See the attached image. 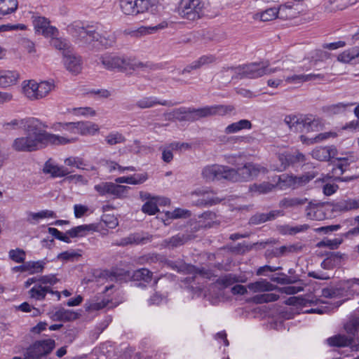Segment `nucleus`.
Returning <instances> with one entry per match:
<instances>
[{"label":"nucleus","instance_id":"f257e3e1","mask_svg":"<svg viewBox=\"0 0 359 359\" xmlns=\"http://www.w3.org/2000/svg\"><path fill=\"white\" fill-rule=\"evenodd\" d=\"M47 126L36 118H15L3 123L5 130L24 128L25 136L15 138L12 148L19 152H32L51 145H65L74 143L76 138H67L46 130Z\"/></svg>","mask_w":359,"mask_h":359},{"label":"nucleus","instance_id":"f03ea898","mask_svg":"<svg viewBox=\"0 0 359 359\" xmlns=\"http://www.w3.org/2000/svg\"><path fill=\"white\" fill-rule=\"evenodd\" d=\"M97 26L83 22H74L68 26V31L76 41L85 46L94 47L95 43L104 48L112 47L116 43L113 33L101 35L97 32Z\"/></svg>","mask_w":359,"mask_h":359},{"label":"nucleus","instance_id":"7ed1b4c3","mask_svg":"<svg viewBox=\"0 0 359 359\" xmlns=\"http://www.w3.org/2000/svg\"><path fill=\"white\" fill-rule=\"evenodd\" d=\"M292 271L295 272V271H288L289 273L291 274L290 276L283 273H277L271 277L272 282L280 285H287L286 286L278 287L271 282L263 280L248 284V289L255 291H272L276 290L280 293H285L287 294H297L299 292L303 291L304 287L306 284L298 276L292 275Z\"/></svg>","mask_w":359,"mask_h":359},{"label":"nucleus","instance_id":"20e7f679","mask_svg":"<svg viewBox=\"0 0 359 359\" xmlns=\"http://www.w3.org/2000/svg\"><path fill=\"white\" fill-rule=\"evenodd\" d=\"M151 271H94L90 278H84L83 283L100 282L101 278H109L116 282L143 281L149 283L152 280Z\"/></svg>","mask_w":359,"mask_h":359},{"label":"nucleus","instance_id":"39448f33","mask_svg":"<svg viewBox=\"0 0 359 359\" xmlns=\"http://www.w3.org/2000/svg\"><path fill=\"white\" fill-rule=\"evenodd\" d=\"M242 167L237 169L220 165H207L202 170V177L206 182L225 180L231 182H237L241 178L240 171L247 168V162L244 161Z\"/></svg>","mask_w":359,"mask_h":359},{"label":"nucleus","instance_id":"423d86ee","mask_svg":"<svg viewBox=\"0 0 359 359\" xmlns=\"http://www.w3.org/2000/svg\"><path fill=\"white\" fill-rule=\"evenodd\" d=\"M233 109V106L223 104L206 106L198 109L187 107L186 115L180 118L182 121L194 122L208 116L216 115L224 116L231 113Z\"/></svg>","mask_w":359,"mask_h":359},{"label":"nucleus","instance_id":"0eeeda50","mask_svg":"<svg viewBox=\"0 0 359 359\" xmlns=\"http://www.w3.org/2000/svg\"><path fill=\"white\" fill-rule=\"evenodd\" d=\"M205 3L202 0H180L178 13L184 19L194 21L204 15Z\"/></svg>","mask_w":359,"mask_h":359},{"label":"nucleus","instance_id":"6e6552de","mask_svg":"<svg viewBox=\"0 0 359 359\" xmlns=\"http://www.w3.org/2000/svg\"><path fill=\"white\" fill-rule=\"evenodd\" d=\"M119 6L125 15H132L146 11L154 13L158 7L154 1L150 0H120Z\"/></svg>","mask_w":359,"mask_h":359},{"label":"nucleus","instance_id":"1a4fd4ad","mask_svg":"<svg viewBox=\"0 0 359 359\" xmlns=\"http://www.w3.org/2000/svg\"><path fill=\"white\" fill-rule=\"evenodd\" d=\"M137 264H151L153 263L164 262L162 267H170L172 269H200L194 266L187 265L183 260L178 259L175 261L168 260L165 258L156 255V254H147L140 257L137 260ZM201 269H204L201 268Z\"/></svg>","mask_w":359,"mask_h":359},{"label":"nucleus","instance_id":"9d476101","mask_svg":"<svg viewBox=\"0 0 359 359\" xmlns=\"http://www.w3.org/2000/svg\"><path fill=\"white\" fill-rule=\"evenodd\" d=\"M54 86V83L50 81H41L38 83L34 81H29L23 86V92L29 99L39 100L46 97Z\"/></svg>","mask_w":359,"mask_h":359},{"label":"nucleus","instance_id":"9b49d317","mask_svg":"<svg viewBox=\"0 0 359 359\" xmlns=\"http://www.w3.org/2000/svg\"><path fill=\"white\" fill-rule=\"evenodd\" d=\"M55 341L52 339L36 340L26 350L32 359H41L49 355L55 348Z\"/></svg>","mask_w":359,"mask_h":359},{"label":"nucleus","instance_id":"f8f14e48","mask_svg":"<svg viewBox=\"0 0 359 359\" xmlns=\"http://www.w3.org/2000/svg\"><path fill=\"white\" fill-rule=\"evenodd\" d=\"M100 61L104 67L108 70L125 72L127 71V66L129 65L128 57L110 53L102 55Z\"/></svg>","mask_w":359,"mask_h":359},{"label":"nucleus","instance_id":"ddd939ff","mask_svg":"<svg viewBox=\"0 0 359 359\" xmlns=\"http://www.w3.org/2000/svg\"><path fill=\"white\" fill-rule=\"evenodd\" d=\"M332 161L333 168L332 169V175L339 177L343 175L349 167L351 163L356 162L358 158L354 155L353 152H348L346 157H336Z\"/></svg>","mask_w":359,"mask_h":359},{"label":"nucleus","instance_id":"4468645a","mask_svg":"<svg viewBox=\"0 0 359 359\" xmlns=\"http://www.w3.org/2000/svg\"><path fill=\"white\" fill-rule=\"evenodd\" d=\"M280 67H269L268 61L252 62L248 64V79H256L266 74H270L280 70Z\"/></svg>","mask_w":359,"mask_h":359},{"label":"nucleus","instance_id":"2eb2a0df","mask_svg":"<svg viewBox=\"0 0 359 359\" xmlns=\"http://www.w3.org/2000/svg\"><path fill=\"white\" fill-rule=\"evenodd\" d=\"M33 25L36 32H41L44 36H56L58 34V29L50 25V20L42 16H33Z\"/></svg>","mask_w":359,"mask_h":359},{"label":"nucleus","instance_id":"dca6fc26","mask_svg":"<svg viewBox=\"0 0 359 359\" xmlns=\"http://www.w3.org/2000/svg\"><path fill=\"white\" fill-rule=\"evenodd\" d=\"M278 158L280 163V170H284L290 165L294 166L306 161L305 156L299 151L280 154Z\"/></svg>","mask_w":359,"mask_h":359},{"label":"nucleus","instance_id":"f3484780","mask_svg":"<svg viewBox=\"0 0 359 359\" xmlns=\"http://www.w3.org/2000/svg\"><path fill=\"white\" fill-rule=\"evenodd\" d=\"M196 236L192 233H179L170 238L164 239L161 245L165 248L173 250L184 245L189 241L194 240Z\"/></svg>","mask_w":359,"mask_h":359},{"label":"nucleus","instance_id":"a211bd4d","mask_svg":"<svg viewBox=\"0 0 359 359\" xmlns=\"http://www.w3.org/2000/svg\"><path fill=\"white\" fill-rule=\"evenodd\" d=\"M302 249V246L299 243H294L280 247H273L266 250L265 256L267 258L280 257L287 256L290 254L297 253L300 252Z\"/></svg>","mask_w":359,"mask_h":359},{"label":"nucleus","instance_id":"6ab92c4d","mask_svg":"<svg viewBox=\"0 0 359 359\" xmlns=\"http://www.w3.org/2000/svg\"><path fill=\"white\" fill-rule=\"evenodd\" d=\"M63 57L65 66L69 72L75 74L81 72L83 62L80 55H76L72 50L70 52H65Z\"/></svg>","mask_w":359,"mask_h":359},{"label":"nucleus","instance_id":"aec40b11","mask_svg":"<svg viewBox=\"0 0 359 359\" xmlns=\"http://www.w3.org/2000/svg\"><path fill=\"white\" fill-rule=\"evenodd\" d=\"M192 194L199 196L200 198L194 201V204L198 207H209L219 204L222 199L214 196L212 192L208 191L198 190L195 191Z\"/></svg>","mask_w":359,"mask_h":359},{"label":"nucleus","instance_id":"412c9836","mask_svg":"<svg viewBox=\"0 0 359 359\" xmlns=\"http://www.w3.org/2000/svg\"><path fill=\"white\" fill-rule=\"evenodd\" d=\"M152 236L146 233V236H144L143 233H130L128 236L123 238L121 239L119 243H117L116 245L119 246H126L128 245H143L148 242L151 241Z\"/></svg>","mask_w":359,"mask_h":359},{"label":"nucleus","instance_id":"4be33fe9","mask_svg":"<svg viewBox=\"0 0 359 359\" xmlns=\"http://www.w3.org/2000/svg\"><path fill=\"white\" fill-rule=\"evenodd\" d=\"M43 172L45 174H50L53 178L66 177L72 172L68 168L54 164L51 159L48 160L43 168Z\"/></svg>","mask_w":359,"mask_h":359},{"label":"nucleus","instance_id":"5701e85b","mask_svg":"<svg viewBox=\"0 0 359 359\" xmlns=\"http://www.w3.org/2000/svg\"><path fill=\"white\" fill-rule=\"evenodd\" d=\"M337 150L335 147H320L312 151L311 155L313 158L320 161H327L335 158Z\"/></svg>","mask_w":359,"mask_h":359},{"label":"nucleus","instance_id":"b1692460","mask_svg":"<svg viewBox=\"0 0 359 359\" xmlns=\"http://www.w3.org/2000/svg\"><path fill=\"white\" fill-rule=\"evenodd\" d=\"M163 105V106H173L174 104L171 101L168 100H160L156 97H144L142 99L137 101L135 106L139 109H149L154 107L156 105Z\"/></svg>","mask_w":359,"mask_h":359},{"label":"nucleus","instance_id":"393cba45","mask_svg":"<svg viewBox=\"0 0 359 359\" xmlns=\"http://www.w3.org/2000/svg\"><path fill=\"white\" fill-rule=\"evenodd\" d=\"M302 123L303 132L318 131L322 129L324 125L322 118H316L312 114L304 117Z\"/></svg>","mask_w":359,"mask_h":359},{"label":"nucleus","instance_id":"a878e982","mask_svg":"<svg viewBox=\"0 0 359 359\" xmlns=\"http://www.w3.org/2000/svg\"><path fill=\"white\" fill-rule=\"evenodd\" d=\"M337 60L343 63H359V46L344 50L337 56Z\"/></svg>","mask_w":359,"mask_h":359},{"label":"nucleus","instance_id":"bb28decb","mask_svg":"<svg viewBox=\"0 0 359 359\" xmlns=\"http://www.w3.org/2000/svg\"><path fill=\"white\" fill-rule=\"evenodd\" d=\"M19 76L16 71L0 70V87L6 88L15 84Z\"/></svg>","mask_w":359,"mask_h":359},{"label":"nucleus","instance_id":"cd10ccee","mask_svg":"<svg viewBox=\"0 0 359 359\" xmlns=\"http://www.w3.org/2000/svg\"><path fill=\"white\" fill-rule=\"evenodd\" d=\"M353 337H348L346 335L336 334L327 339V343L332 347H347L352 344Z\"/></svg>","mask_w":359,"mask_h":359},{"label":"nucleus","instance_id":"c85d7f7f","mask_svg":"<svg viewBox=\"0 0 359 359\" xmlns=\"http://www.w3.org/2000/svg\"><path fill=\"white\" fill-rule=\"evenodd\" d=\"M280 215H283L280 210H272L268 213H257L250 217L249 223L254 224H261L266 221L273 220Z\"/></svg>","mask_w":359,"mask_h":359},{"label":"nucleus","instance_id":"c756f323","mask_svg":"<svg viewBox=\"0 0 359 359\" xmlns=\"http://www.w3.org/2000/svg\"><path fill=\"white\" fill-rule=\"evenodd\" d=\"M299 11L294 8V4L291 2H287L282 4L278 8V18L283 20H288L295 18L299 13Z\"/></svg>","mask_w":359,"mask_h":359},{"label":"nucleus","instance_id":"7c9ffc66","mask_svg":"<svg viewBox=\"0 0 359 359\" xmlns=\"http://www.w3.org/2000/svg\"><path fill=\"white\" fill-rule=\"evenodd\" d=\"M358 1V0H328L325 8L330 12L341 11L349 6L355 4Z\"/></svg>","mask_w":359,"mask_h":359},{"label":"nucleus","instance_id":"2f4dec72","mask_svg":"<svg viewBox=\"0 0 359 359\" xmlns=\"http://www.w3.org/2000/svg\"><path fill=\"white\" fill-rule=\"evenodd\" d=\"M148 179L147 172L135 174L128 177H119L116 178L115 182L117 184L127 183L130 184H140L144 183Z\"/></svg>","mask_w":359,"mask_h":359},{"label":"nucleus","instance_id":"473e14b6","mask_svg":"<svg viewBox=\"0 0 359 359\" xmlns=\"http://www.w3.org/2000/svg\"><path fill=\"white\" fill-rule=\"evenodd\" d=\"M179 273H183L187 276L182 280L186 284H191L195 282V278L201 277L203 278H210V276L212 271H177Z\"/></svg>","mask_w":359,"mask_h":359},{"label":"nucleus","instance_id":"72a5a7b5","mask_svg":"<svg viewBox=\"0 0 359 359\" xmlns=\"http://www.w3.org/2000/svg\"><path fill=\"white\" fill-rule=\"evenodd\" d=\"M240 282L243 283L245 280L236 275L227 274L217 278L215 280V284L218 285L219 289H224L236 283Z\"/></svg>","mask_w":359,"mask_h":359},{"label":"nucleus","instance_id":"f704fd0d","mask_svg":"<svg viewBox=\"0 0 359 359\" xmlns=\"http://www.w3.org/2000/svg\"><path fill=\"white\" fill-rule=\"evenodd\" d=\"M79 134L81 135H93L99 130L97 124L90 121H77Z\"/></svg>","mask_w":359,"mask_h":359},{"label":"nucleus","instance_id":"c9c22d12","mask_svg":"<svg viewBox=\"0 0 359 359\" xmlns=\"http://www.w3.org/2000/svg\"><path fill=\"white\" fill-rule=\"evenodd\" d=\"M278 8L275 7L266 8L261 13H257L253 15V19L257 20H259L262 22H267L276 18H278Z\"/></svg>","mask_w":359,"mask_h":359},{"label":"nucleus","instance_id":"e433bc0d","mask_svg":"<svg viewBox=\"0 0 359 359\" xmlns=\"http://www.w3.org/2000/svg\"><path fill=\"white\" fill-rule=\"evenodd\" d=\"M167 27H168V23L166 22L163 21L155 26L140 27L137 30L133 31L132 33H133V36H144V35L154 33V32H156L160 29H163Z\"/></svg>","mask_w":359,"mask_h":359},{"label":"nucleus","instance_id":"4c0bfd02","mask_svg":"<svg viewBox=\"0 0 359 359\" xmlns=\"http://www.w3.org/2000/svg\"><path fill=\"white\" fill-rule=\"evenodd\" d=\"M279 299V294L275 293H264L258 294L252 297L251 299L248 298V302L250 301L255 304H262L273 302Z\"/></svg>","mask_w":359,"mask_h":359},{"label":"nucleus","instance_id":"58836bf2","mask_svg":"<svg viewBox=\"0 0 359 359\" xmlns=\"http://www.w3.org/2000/svg\"><path fill=\"white\" fill-rule=\"evenodd\" d=\"M285 123L289 126V128L294 132H303L302 121L303 118L298 117L297 116H287L285 118Z\"/></svg>","mask_w":359,"mask_h":359},{"label":"nucleus","instance_id":"ea45409f","mask_svg":"<svg viewBox=\"0 0 359 359\" xmlns=\"http://www.w3.org/2000/svg\"><path fill=\"white\" fill-rule=\"evenodd\" d=\"M276 185L271 184L268 182H264L260 184L255 183L250 186L248 191L250 192L258 193V194H267L271 191Z\"/></svg>","mask_w":359,"mask_h":359},{"label":"nucleus","instance_id":"a19ab883","mask_svg":"<svg viewBox=\"0 0 359 359\" xmlns=\"http://www.w3.org/2000/svg\"><path fill=\"white\" fill-rule=\"evenodd\" d=\"M354 103L339 102L337 104L327 106L324 108V111L330 115L339 114L346 111L348 107L353 106Z\"/></svg>","mask_w":359,"mask_h":359},{"label":"nucleus","instance_id":"79ce46f5","mask_svg":"<svg viewBox=\"0 0 359 359\" xmlns=\"http://www.w3.org/2000/svg\"><path fill=\"white\" fill-rule=\"evenodd\" d=\"M125 136L117 131H113L107 134L104 137V141L109 146H114L118 144H123L126 142Z\"/></svg>","mask_w":359,"mask_h":359},{"label":"nucleus","instance_id":"37998d69","mask_svg":"<svg viewBox=\"0 0 359 359\" xmlns=\"http://www.w3.org/2000/svg\"><path fill=\"white\" fill-rule=\"evenodd\" d=\"M18 8L17 0H0V14L6 15L14 12Z\"/></svg>","mask_w":359,"mask_h":359},{"label":"nucleus","instance_id":"c03bdc74","mask_svg":"<svg viewBox=\"0 0 359 359\" xmlns=\"http://www.w3.org/2000/svg\"><path fill=\"white\" fill-rule=\"evenodd\" d=\"M306 201V198H284L280 201L279 205L281 208H288L304 205Z\"/></svg>","mask_w":359,"mask_h":359},{"label":"nucleus","instance_id":"a18cd8bd","mask_svg":"<svg viewBox=\"0 0 359 359\" xmlns=\"http://www.w3.org/2000/svg\"><path fill=\"white\" fill-rule=\"evenodd\" d=\"M337 137V133L330 131V132L319 133L315 137H313L311 140H308V142H307V138L304 135L301 136V140L304 142L313 144V143L320 142L321 141H323V140L329 139V138H334Z\"/></svg>","mask_w":359,"mask_h":359},{"label":"nucleus","instance_id":"49530a36","mask_svg":"<svg viewBox=\"0 0 359 359\" xmlns=\"http://www.w3.org/2000/svg\"><path fill=\"white\" fill-rule=\"evenodd\" d=\"M53 39L50 41V44L55 49L62 50V55H65V52H70L72 49L70 47L69 43L66 39H62L60 38L52 36Z\"/></svg>","mask_w":359,"mask_h":359},{"label":"nucleus","instance_id":"de8ad7c7","mask_svg":"<svg viewBox=\"0 0 359 359\" xmlns=\"http://www.w3.org/2000/svg\"><path fill=\"white\" fill-rule=\"evenodd\" d=\"M46 262V259L30 261L25 263L22 265L14 266L11 269H43Z\"/></svg>","mask_w":359,"mask_h":359},{"label":"nucleus","instance_id":"09e8293b","mask_svg":"<svg viewBox=\"0 0 359 359\" xmlns=\"http://www.w3.org/2000/svg\"><path fill=\"white\" fill-rule=\"evenodd\" d=\"M49 287H42L41 285H34L30 290L29 294L32 298L37 300H43L45 299L46 294L48 292Z\"/></svg>","mask_w":359,"mask_h":359},{"label":"nucleus","instance_id":"8fccbe9b","mask_svg":"<svg viewBox=\"0 0 359 359\" xmlns=\"http://www.w3.org/2000/svg\"><path fill=\"white\" fill-rule=\"evenodd\" d=\"M276 177L278 179L276 185H279L280 189H283V187H295V176L283 174Z\"/></svg>","mask_w":359,"mask_h":359},{"label":"nucleus","instance_id":"3c124183","mask_svg":"<svg viewBox=\"0 0 359 359\" xmlns=\"http://www.w3.org/2000/svg\"><path fill=\"white\" fill-rule=\"evenodd\" d=\"M266 168L257 163H248V177H257L260 174L267 173Z\"/></svg>","mask_w":359,"mask_h":359},{"label":"nucleus","instance_id":"603ef678","mask_svg":"<svg viewBox=\"0 0 359 359\" xmlns=\"http://www.w3.org/2000/svg\"><path fill=\"white\" fill-rule=\"evenodd\" d=\"M76 124L77 122H58L54 124V128L57 130H65L73 134H79V128Z\"/></svg>","mask_w":359,"mask_h":359},{"label":"nucleus","instance_id":"864d4df0","mask_svg":"<svg viewBox=\"0 0 359 359\" xmlns=\"http://www.w3.org/2000/svg\"><path fill=\"white\" fill-rule=\"evenodd\" d=\"M216 217V213L210 210L205 211L201 215H198V219H200L201 221L203 220L204 222V228L212 227V224L215 223V219Z\"/></svg>","mask_w":359,"mask_h":359},{"label":"nucleus","instance_id":"5fc2aeb1","mask_svg":"<svg viewBox=\"0 0 359 359\" xmlns=\"http://www.w3.org/2000/svg\"><path fill=\"white\" fill-rule=\"evenodd\" d=\"M245 128H247V119H242L226 127L224 133L226 134L235 133Z\"/></svg>","mask_w":359,"mask_h":359},{"label":"nucleus","instance_id":"6e6d98bb","mask_svg":"<svg viewBox=\"0 0 359 359\" xmlns=\"http://www.w3.org/2000/svg\"><path fill=\"white\" fill-rule=\"evenodd\" d=\"M128 62L129 65L127 66V70H135L139 68H149L150 69H154L156 67L155 65H153L150 62L144 63L142 62H136L135 60H133L130 57H128Z\"/></svg>","mask_w":359,"mask_h":359},{"label":"nucleus","instance_id":"4d7b16f0","mask_svg":"<svg viewBox=\"0 0 359 359\" xmlns=\"http://www.w3.org/2000/svg\"><path fill=\"white\" fill-rule=\"evenodd\" d=\"M128 189L129 187L111 183V194L116 198H122L127 194Z\"/></svg>","mask_w":359,"mask_h":359},{"label":"nucleus","instance_id":"13d9d810","mask_svg":"<svg viewBox=\"0 0 359 359\" xmlns=\"http://www.w3.org/2000/svg\"><path fill=\"white\" fill-rule=\"evenodd\" d=\"M9 258L16 263H23L25 259V252L20 248L11 250L8 252Z\"/></svg>","mask_w":359,"mask_h":359},{"label":"nucleus","instance_id":"bf43d9fd","mask_svg":"<svg viewBox=\"0 0 359 359\" xmlns=\"http://www.w3.org/2000/svg\"><path fill=\"white\" fill-rule=\"evenodd\" d=\"M342 238H334L333 240L326 239L319 242L317 245L318 247H327L331 250H335L342 243Z\"/></svg>","mask_w":359,"mask_h":359},{"label":"nucleus","instance_id":"052dcab7","mask_svg":"<svg viewBox=\"0 0 359 359\" xmlns=\"http://www.w3.org/2000/svg\"><path fill=\"white\" fill-rule=\"evenodd\" d=\"M332 212H347L351 210L349 205L348 199L346 200H341L337 202H334L332 203Z\"/></svg>","mask_w":359,"mask_h":359},{"label":"nucleus","instance_id":"680f3d73","mask_svg":"<svg viewBox=\"0 0 359 359\" xmlns=\"http://www.w3.org/2000/svg\"><path fill=\"white\" fill-rule=\"evenodd\" d=\"M57 257L62 260L74 262L79 261L81 258V255L74 250H70L60 253Z\"/></svg>","mask_w":359,"mask_h":359},{"label":"nucleus","instance_id":"e2e57ef3","mask_svg":"<svg viewBox=\"0 0 359 359\" xmlns=\"http://www.w3.org/2000/svg\"><path fill=\"white\" fill-rule=\"evenodd\" d=\"M143 212L149 215H154L159 211L156 202L151 201H147L142 207Z\"/></svg>","mask_w":359,"mask_h":359},{"label":"nucleus","instance_id":"0e129e2a","mask_svg":"<svg viewBox=\"0 0 359 359\" xmlns=\"http://www.w3.org/2000/svg\"><path fill=\"white\" fill-rule=\"evenodd\" d=\"M167 215L171 219L187 218L191 216V212L188 210L176 208L172 212H168Z\"/></svg>","mask_w":359,"mask_h":359},{"label":"nucleus","instance_id":"69168bd1","mask_svg":"<svg viewBox=\"0 0 359 359\" xmlns=\"http://www.w3.org/2000/svg\"><path fill=\"white\" fill-rule=\"evenodd\" d=\"M77 231L79 237H83L86 235L88 231H95L97 229V225L95 224H83L75 226Z\"/></svg>","mask_w":359,"mask_h":359},{"label":"nucleus","instance_id":"338daca9","mask_svg":"<svg viewBox=\"0 0 359 359\" xmlns=\"http://www.w3.org/2000/svg\"><path fill=\"white\" fill-rule=\"evenodd\" d=\"M230 252L236 255H242L247 250V245L245 241L235 245H229L226 247Z\"/></svg>","mask_w":359,"mask_h":359},{"label":"nucleus","instance_id":"774afa93","mask_svg":"<svg viewBox=\"0 0 359 359\" xmlns=\"http://www.w3.org/2000/svg\"><path fill=\"white\" fill-rule=\"evenodd\" d=\"M61 312V321L63 322H69L76 320L79 318V315L77 313L74 312L71 310L65 309L64 308H60Z\"/></svg>","mask_w":359,"mask_h":359}]
</instances>
